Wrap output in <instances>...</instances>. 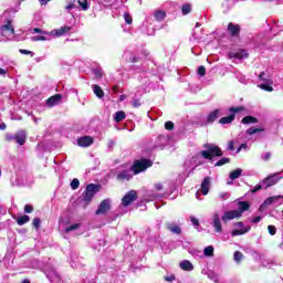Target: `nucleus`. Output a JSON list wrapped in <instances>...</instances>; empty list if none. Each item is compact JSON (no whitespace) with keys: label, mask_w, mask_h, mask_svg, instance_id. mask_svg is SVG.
<instances>
[{"label":"nucleus","mask_w":283,"mask_h":283,"mask_svg":"<svg viewBox=\"0 0 283 283\" xmlns=\"http://www.w3.org/2000/svg\"><path fill=\"white\" fill-rule=\"evenodd\" d=\"M277 182H280L277 175H270L263 179L262 185L264 186V189H269V187H273L274 185H277Z\"/></svg>","instance_id":"5"},{"label":"nucleus","mask_w":283,"mask_h":283,"mask_svg":"<svg viewBox=\"0 0 283 283\" xmlns=\"http://www.w3.org/2000/svg\"><path fill=\"white\" fill-rule=\"evenodd\" d=\"M228 149L229 151H235V143L233 140L228 143Z\"/></svg>","instance_id":"49"},{"label":"nucleus","mask_w":283,"mask_h":283,"mask_svg":"<svg viewBox=\"0 0 283 283\" xmlns=\"http://www.w3.org/2000/svg\"><path fill=\"white\" fill-rule=\"evenodd\" d=\"M261 221H262V217L261 216H258L254 219H252V223L253 224H258V222H261Z\"/></svg>","instance_id":"55"},{"label":"nucleus","mask_w":283,"mask_h":283,"mask_svg":"<svg viewBox=\"0 0 283 283\" xmlns=\"http://www.w3.org/2000/svg\"><path fill=\"white\" fill-rule=\"evenodd\" d=\"M78 187H81V181H78L77 178H74V179L71 181V188H72L73 190H76V189H78Z\"/></svg>","instance_id":"41"},{"label":"nucleus","mask_w":283,"mask_h":283,"mask_svg":"<svg viewBox=\"0 0 283 283\" xmlns=\"http://www.w3.org/2000/svg\"><path fill=\"white\" fill-rule=\"evenodd\" d=\"M266 129L264 127L261 128H255V127H250L245 130V134L248 136H253V134H260L261 132H265Z\"/></svg>","instance_id":"27"},{"label":"nucleus","mask_w":283,"mask_h":283,"mask_svg":"<svg viewBox=\"0 0 283 283\" xmlns=\"http://www.w3.org/2000/svg\"><path fill=\"white\" fill-rule=\"evenodd\" d=\"M182 271H193V264L189 260H184L179 263Z\"/></svg>","instance_id":"22"},{"label":"nucleus","mask_w":283,"mask_h":283,"mask_svg":"<svg viewBox=\"0 0 283 283\" xmlns=\"http://www.w3.org/2000/svg\"><path fill=\"white\" fill-rule=\"evenodd\" d=\"M33 31L35 32V34H43V30L39 28H34Z\"/></svg>","instance_id":"61"},{"label":"nucleus","mask_w":283,"mask_h":283,"mask_svg":"<svg viewBox=\"0 0 283 283\" xmlns=\"http://www.w3.org/2000/svg\"><path fill=\"white\" fill-rule=\"evenodd\" d=\"M2 30H7L10 34H14V27L12 25V21L8 20L7 24L2 27Z\"/></svg>","instance_id":"34"},{"label":"nucleus","mask_w":283,"mask_h":283,"mask_svg":"<svg viewBox=\"0 0 283 283\" xmlns=\"http://www.w3.org/2000/svg\"><path fill=\"white\" fill-rule=\"evenodd\" d=\"M273 80H264V84H260V90H264V92H273Z\"/></svg>","instance_id":"19"},{"label":"nucleus","mask_w":283,"mask_h":283,"mask_svg":"<svg viewBox=\"0 0 283 283\" xmlns=\"http://www.w3.org/2000/svg\"><path fill=\"white\" fill-rule=\"evenodd\" d=\"M112 90H113V94H118L119 86L114 85Z\"/></svg>","instance_id":"60"},{"label":"nucleus","mask_w":283,"mask_h":283,"mask_svg":"<svg viewBox=\"0 0 283 283\" xmlns=\"http://www.w3.org/2000/svg\"><path fill=\"white\" fill-rule=\"evenodd\" d=\"M78 6H81L82 10H87L88 4H87V0H77Z\"/></svg>","instance_id":"44"},{"label":"nucleus","mask_w":283,"mask_h":283,"mask_svg":"<svg viewBox=\"0 0 283 283\" xmlns=\"http://www.w3.org/2000/svg\"><path fill=\"white\" fill-rule=\"evenodd\" d=\"M156 21H165V19H167V12L163 11V10H157L155 11L154 14Z\"/></svg>","instance_id":"25"},{"label":"nucleus","mask_w":283,"mask_h":283,"mask_svg":"<svg viewBox=\"0 0 283 283\" xmlns=\"http://www.w3.org/2000/svg\"><path fill=\"white\" fill-rule=\"evenodd\" d=\"M191 12V3H185L181 7V13L184 14V17H187V14H190Z\"/></svg>","instance_id":"32"},{"label":"nucleus","mask_w":283,"mask_h":283,"mask_svg":"<svg viewBox=\"0 0 283 283\" xmlns=\"http://www.w3.org/2000/svg\"><path fill=\"white\" fill-rule=\"evenodd\" d=\"M112 209V206L109 205V200L104 199L101 201L97 210L95 211L96 216H103L106 211H109Z\"/></svg>","instance_id":"9"},{"label":"nucleus","mask_w":283,"mask_h":283,"mask_svg":"<svg viewBox=\"0 0 283 283\" xmlns=\"http://www.w3.org/2000/svg\"><path fill=\"white\" fill-rule=\"evenodd\" d=\"M275 200H280V196L269 197L268 199L264 200L263 207H270V205H273Z\"/></svg>","instance_id":"31"},{"label":"nucleus","mask_w":283,"mask_h":283,"mask_svg":"<svg viewBox=\"0 0 283 283\" xmlns=\"http://www.w3.org/2000/svg\"><path fill=\"white\" fill-rule=\"evenodd\" d=\"M63 96L61 94H55L46 99L48 107H54V105H59Z\"/></svg>","instance_id":"13"},{"label":"nucleus","mask_w":283,"mask_h":283,"mask_svg":"<svg viewBox=\"0 0 283 283\" xmlns=\"http://www.w3.org/2000/svg\"><path fill=\"white\" fill-rule=\"evenodd\" d=\"M220 118V109H214L208 114L207 123H216Z\"/></svg>","instance_id":"17"},{"label":"nucleus","mask_w":283,"mask_h":283,"mask_svg":"<svg viewBox=\"0 0 283 283\" xmlns=\"http://www.w3.org/2000/svg\"><path fill=\"white\" fill-rule=\"evenodd\" d=\"M251 231V227L247 226L244 229L241 230H232L231 235L232 238H235V235H244V233H249Z\"/></svg>","instance_id":"23"},{"label":"nucleus","mask_w":283,"mask_h":283,"mask_svg":"<svg viewBox=\"0 0 283 283\" xmlns=\"http://www.w3.org/2000/svg\"><path fill=\"white\" fill-rule=\"evenodd\" d=\"M4 140L7 143H12V140H14V135L7 134L4 137Z\"/></svg>","instance_id":"51"},{"label":"nucleus","mask_w":283,"mask_h":283,"mask_svg":"<svg viewBox=\"0 0 283 283\" xmlns=\"http://www.w3.org/2000/svg\"><path fill=\"white\" fill-rule=\"evenodd\" d=\"M80 228H81V223H74V224L69 226L65 229V232L70 233V231H76V229H80Z\"/></svg>","instance_id":"39"},{"label":"nucleus","mask_w":283,"mask_h":283,"mask_svg":"<svg viewBox=\"0 0 283 283\" xmlns=\"http://www.w3.org/2000/svg\"><path fill=\"white\" fill-rule=\"evenodd\" d=\"M31 41H33V42L48 41V38H45L44 35H35V36L31 38Z\"/></svg>","instance_id":"46"},{"label":"nucleus","mask_w":283,"mask_h":283,"mask_svg":"<svg viewBox=\"0 0 283 283\" xmlns=\"http://www.w3.org/2000/svg\"><path fill=\"white\" fill-rule=\"evenodd\" d=\"M28 222H30V216L28 214H24L17 219V224L19 227H23V224H28Z\"/></svg>","instance_id":"28"},{"label":"nucleus","mask_w":283,"mask_h":283,"mask_svg":"<svg viewBox=\"0 0 283 283\" xmlns=\"http://www.w3.org/2000/svg\"><path fill=\"white\" fill-rule=\"evenodd\" d=\"M263 160L265 161L271 160V153H265V155L263 156Z\"/></svg>","instance_id":"56"},{"label":"nucleus","mask_w":283,"mask_h":283,"mask_svg":"<svg viewBox=\"0 0 283 283\" xmlns=\"http://www.w3.org/2000/svg\"><path fill=\"white\" fill-rule=\"evenodd\" d=\"M132 105L133 107L138 108L140 105H143V103H140V99L138 98H133Z\"/></svg>","instance_id":"47"},{"label":"nucleus","mask_w":283,"mask_h":283,"mask_svg":"<svg viewBox=\"0 0 283 283\" xmlns=\"http://www.w3.org/2000/svg\"><path fill=\"white\" fill-rule=\"evenodd\" d=\"M244 106H238V107H230L229 112L230 114H240V112H244Z\"/></svg>","instance_id":"35"},{"label":"nucleus","mask_w":283,"mask_h":283,"mask_svg":"<svg viewBox=\"0 0 283 283\" xmlns=\"http://www.w3.org/2000/svg\"><path fill=\"white\" fill-rule=\"evenodd\" d=\"M101 191V185L90 184L86 186L85 191L81 195L80 200L84 202V209L88 205H92V200H94V196Z\"/></svg>","instance_id":"1"},{"label":"nucleus","mask_w":283,"mask_h":283,"mask_svg":"<svg viewBox=\"0 0 283 283\" xmlns=\"http://www.w3.org/2000/svg\"><path fill=\"white\" fill-rule=\"evenodd\" d=\"M124 19L127 25H132V23H134V19L132 18V14L129 12L124 13Z\"/></svg>","instance_id":"36"},{"label":"nucleus","mask_w":283,"mask_h":283,"mask_svg":"<svg viewBox=\"0 0 283 283\" xmlns=\"http://www.w3.org/2000/svg\"><path fill=\"white\" fill-rule=\"evenodd\" d=\"M154 166V161L151 159L142 158V159H135L130 171H133L134 176H138V174H143V171H147L149 167Z\"/></svg>","instance_id":"3"},{"label":"nucleus","mask_w":283,"mask_h":283,"mask_svg":"<svg viewBox=\"0 0 283 283\" xmlns=\"http://www.w3.org/2000/svg\"><path fill=\"white\" fill-rule=\"evenodd\" d=\"M242 176V168H237L235 170H232L230 172V179L231 180H238Z\"/></svg>","instance_id":"29"},{"label":"nucleus","mask_w":283,"mask_h":283,"mask_svg":"<svg viewBox=\"0 0 283 283\" xmlns=\"http://www.w3.org/2000/svg\"><path fill=\"white\" fill-rule=\"evenodd\" d=\"M240 217V212H238V210H230V211H226L223 213V216L221 217L222 222L227 223L229 222V220H235Z\"/></svg>","instance_id":"8"},{"label":"nucleus","mask_w":283,"mask_h":283,"mask_svg":"<svg viewBox=\"0 0 283 283\" xmlns=\"http://www.w3.org/2000/svg\"><path fill=\"white\" fill-rule=\"evenodd\" d=\"M262 189V185H256L252 190L251 193H258Z\"/></svg>","instance_id":"53"},{"label":"nucleus","mask_w":283,"mask_h":283,"mask_svg":"<svg viewBox=\"0 0 283 283\" xmlns=\"http://www.w3.org/2000/svg\"><path fill=\"white\" fill-rule=\"evenodd\" d=\"M116 178L117 180L123 182V180H130L132 178H134V176L129 174V170H123L119 174H117Z\"/></svg>","instance_id":"18"},{"label":"nucleus","mask_w":283,"mask_h":283,"mask_svg":"<svg viewBox=\"0 0 283 283\" xmlns=\"http://www.w3.org/2000/svg\"><path fill=\"white\" fill-rule=\"evenodd\" d=\"M32 211H34V207H32V205L24 206V213H32Z\"/></svg>","instance_id":"48"},{"label":"nucleus","mask_w":283,"mask_h":283,"mask_svg":"<svg viewBox=\"0 0 283 283\" xmlns=\"http://www.w3.org/2000/svg\"><path fill=\"white\" fill-rule=\"evenodd\" d=\"M14 140L20 146L25 145V140H28V133H25V130L17 132L14 135Z\"/></svg>","instance_id":"10"},{"label":"nucleus","mask_w":283,"mask_h":283,"mask_svg":"<svg viewBox=\"0 0 283 283\" xmlns=\"http://www.w3.org/2000/svg\"><path fill=\"white\" fill-rule=\"evenodd\" d=\"M268 231L270 235H275L277 233V228H275V226H269Z\"/></svg>","instance_id":"45"},{"label":"nucleus","mask_w":283,"mask_h":283,"mask_svg":"<svg viewBox=\"0 0 283 283\" xmlns=\"http://www.w3.org/2000/svg\"><path fill=\"white\" fill-rule=\"evenodd\" d=\"M229 163H231V158L223 157L214 164V167H222L224 165H229Z\"/></svg>","instance_id":"30"},{"label":"nucleus","mask_w":283,"mask_h":283,"mask_svg":"<svg viewBox=\"0 0 283 283\" xmlns=\"http://www.w3.org/2000/svg\"><path fill=\"white\" fill-rule=\"evenodd\" d=\"M190 222H192V224L195 227H200V221L198 219H196V217H191Z\"/></svg>","instance_id":"50"},{"label":"nucleus","mask_w":283,"mask_h":283,"mask_svg":"<svg viewBox=\"0 0 283 283\" xmlns=\"http://www.w3.org/2000/svg\"><path fill=\"white\" fill-rule=\"evenodd\" d=\"M70 27H62L55 31L56 36H63V34H67L70 32Z\"/></svg>","instance_id":"33"},{"label":"nucleus","mask_w":283,"mask_h":283,"mask_svg":"<svg viewBox=\"0 0 283 283\" xmlns=\"http://www.w3.org/2000/svg\"><path fill=\"white\" fill-rule=\"evenodd\" d=\"M32 227L33 229H35V231H39L41 227V218H34L32 222Z\"/></svg>","instance_id":"38"},{"label":"nucleus","mask_w":283,"mask_h":283,"mask_svg":"<svg viewBox=\"0 0 283 283\" xmlns=\"http://www.w3.org/2000/svg\"><path fill=\"white\" fill-rule=\"evenodd\" d=\"M20 54H31L32 55V51H29L25 49H20Z\"/></svg>","instance_id":"58"},{"label":"nucleus","mask_w":283,"mask_h":283,"mask_svg":"<svg viewBox=\"0 0 283 283\" xmlns=\"http://www.w3.org/2000/svg\"><path fill=\"white\" fill-rule=\"evenodd\" d=\"M209 187H211V177H205L201 182L202 196H207L209 193Z\"/></svg>","instance_id":"12"},{"label":"nucleus","mask_w":283,"mask_h":283,"mask_svg":"<svg viewBox=\"0 0 283 283\" xmlns=\"http://www.w3.org/2000/svg\"><path fill=\"white\" fill-rule=\"evenodd\" d=\"M174 127H175L174 122L168 120L165 123V129H167L168 132H172Z\"/></svg>","instance_id":"43"},{"label":"nucleus","mask_w":283,"mask_h":283,"mask_svg":"<svg viewBox=\"0 0 283 283\" xmlns=\"http://www.w3.org/2000/svg\"><path fill=\"white\" fill-rule=\"evenodd\" d=\"M126 98H127V95H125V94L119 96L120 102L125 101Z\"/></svg>","instance_id":"63"},{"label":"nucleus","mask_w":283,"mask_h":283,"mask_svg":"<svg viewBox=\"0 0 283 283\" xmlns=\"http://www.w3.org/2000/svg\"><path fill=\"white\" fill-rule=\"evenodd\" d=\"M166 229L171 233H176V235H180V233H182V229L176 223H166Z\"/></svg>","instance_id":"15"},{"label":"nucleus","mask_w":283,"mask_h":283,"mask_svg":"<svg viewBox=\"0 0 283 283\" xmlns=\"http://www.w3.org/2000/svg\"><path fill=\"white\" fill-rule=\"evenodd\" d=\"M136 200H138V192L136 190H129L122 198V206L129 207V205H132V202H136Z\"/></svg>","instance_id":"4"},{"label":"nucleus","mask_w":283,"mask_h":283,"mask_svg":"<svg viewBox=\"0 0 283 283\" xmlns=\"http://www.w3.org/2000/svg\"><path fill=\"white\" fill-rule=\"evenodd\" d=\"M258 122H259L258 117H254V116H251V115H248V116H245L241 119L242 125H253Z\"/></svg>","instance_id":"21"},{"label":"nucleus","mask_w":283,"mask_h":283,"mask_svg":"<svg viewBox=\"0 0 283 283\" xmlns=\"http://www.w3.org/2000/svg\"><path fill=\"white\" fill-rule=\"evenodd\" d=\"M238 207H239V210L237 211L238 213H240V217L242 218V213L251 209V203H249V201H239Z\"/></svg>","instance_id":"16"},{"label":"nucleus","mask_w":283,"mask_h":283,"mask_svg":"<svg viewBox=\"0 0 283 283\" xmlns=\"http://www.w3.org/2000/svg\"><path fill=\"white\" fill-rule=\"evenodd\" d=\"M125 118H127V114H125V112L118 111L115 113V116H114L115 123H123Z\"/></svg>","instance_id":"24"},{"label":"nucleus","mask_w":283,"mask_h":283,"mask_svg":"<svg viewBox=\"0 0 283 283\" xmlns=\"http://www.w3.org/2000/svg\"><path fill=\"white\" fill-rule=\"evenodd\" d=\"M197 74H199V76H207V67H205V65H200L197 70Z\"/></svg>","instance_id":"42"},{"label":"nucleus","mask_w":283,"mask_h":283,"mask_svg":"<svg viewBox=\"0 0 283 283\" xmlns=\"http://www.w3.org/2000/svg\"><path fill=\"white\" fill-rule=\"evenodd\" d=\"M212 226L217 233H222V223L220 222V214L218 213L213 214Z\"/></svg>","instance_id":"14"},{"label":"nucleus","mask_w":283,"mask_h":283,"mask_svg":"<svg viewBox=\"0 0 283 283\" xmlns=\"http://www.w3.org/2000/svg\"><path fill=\"white\" fill-rule=\"evenodd\" d=\"M93 90H94V94H95V96H97V98H103V96H105V92L98 84L93 85Z\"/></svg>","instance_id":"26"},{"label":"nucleus","mask_w":283,"mask_h":283,"mask_svg":"<svg viewBox=\"0 0 283 283\" xmlns=\"http://www.w3.org/2000/svg\"><path fill=\"white\" fill-rule=\"evenodd\" d=\"M95 78H103V73L98 70L94 71Z\"/></svg>","instance_id":"54"},{"label":"nucleus","mask_w":283,"mask_h":283,"mask_svg":"<svg viewBox=\"0 0 283 283\" xmlns=\"http://www.w3.org/2000/svg\"><path fill=\"white\" fill-rule=\"evenodd\" d=\"M6 127H7V126H6V123H1V124H0V130L6 129Z\"/></svg>","instance_id":"64"},{"label":"nucleus","mask_w":283,"mask_h":283,"mask_svg":"<svg viewBox=\"0 0 283 283\" xmlns=\"http://www.w3.org/2000/svg\"><path fill=\"white\" fill-rule=\"evenodd\" d=\"M78 147H92L94 145V137L86 135L77 138Z\"/></svg>","instance_id":"7"},{"label":"nucleus","mask_w":283,"mask_h":283,"mask_svg":"<svg viewBox=\"0 0 283 283\" xmlns=\"http://www.w3.org/2000/svg\"><path fill=\"white\" fill-rule=\"evenodd\" d=\"M228 59H238L239 61H242V59H249V53L244 49H240L237 52H229Z\"/></svg>","instance_id":"6"},{"label":"nucleus","mask_w":283,"mask_h":283,"mask_svg":"<svg viewBox=\"0 0 283 283\" xmlns=\"http://www.w3.org/2000/svg\"><path fill=\"white\" fill-rule=\"evenodd\" d=\"M203 255H207L208 258H211V255H213V245L205 248Z\"/></svg>","instance_id":"37"},{"label":"nucleus","mask_w":283,"mask_h":283,"mask_svg":"<svg viewBox=\"0 0 283 283\" xmlns=\"http://www.w3.org/2000/svg\"><path fill=\"white\" fill-rule=\"evenodd\" d=\"M241 30L242 28L240 27V24H234L233 22H230L228 24V32L230 36H240Z\"/></svg>","instance_id":"11"},{"label":"nucleus","mask_w":283,"mask_h":283,"mask_svg":"<svg viewBox=\"0 0 283 283\" xmlns=\"http://www.w3.org/2000/svg\"><path fill=\"white\" fill-rule=\"evenodd\" d=\"M140 61V59H138L137 56H133V59L130 60V63H138Z\"/></svg>","instance_id":"62"},{"label":"nucleus","mask_w":283,"mask_h":283,"mask_svg":"<svg viewBox=\"0 0 283 283\" xmlns=\"http://www.w3.org/2000/svg\"><path fill=\"white\" fill-rule=\"evenodd\" d=\"M264 76H266V73H264V71H262L260 74H259V80L260 81H270L271 78H265Z\"/></svg>","instance_id":"52"},{"label":"nucleus","mask_w":283,"mask_h":283,"mask_svg":"<svg viewBox=\"0 0 283 283\" xmlns=\"http://www.w3.org/2000/svg\"><path fill=\"white\" fill-rule=\"evenodd\" d=\"M165 280L166 282H174V280H176V276L175 275L166 276Z\"/></svg>","instance_id":"59"},{"label":"nucleus","mask_w":283,"mask_h":283,"mask_svg":"<svg viewBox=\"0 0 283 283\" xmlns=\"http://www.w3.org/2000/svg\"><path fill=\"white\" fill-rule=\"evenodd\" d=\"M233 258L235 262H242V258H244V254H242V252L240 251H235Z\"/></svg>","instance_id":"40"},{"label":"nucleus","mask_w":283,"mask_h":283,"mask_svg":"<svg viewBox=\"0 0 283 283\" xmlns=\"http://www.w3.org/2000/svg\"><path fill=\"white\" fill-rule=\"evenodd\" d=\"M156 191H163V184H155Z\"/></svg>","instance_id":"57"},{"label":"nucleus","mask_w":283,"mask_h":283,"mask_svg":"<svg viewBox=\"0 0 283 283\" xmlns=\"http://www.w3.org/2000/svg\"><path fill=\"white\" fill-rule=\"evenodd\" d=\"M205 149L200 153V156L205 158L206 160H212L214 158H222L224 156V153L222 151V148L220 146H213L211 144H205Z\"/></svg>","instance_id":"2"},{"label":"nucleus","mask_w":283,"mask_h":283,"mask_svg":"<svg viewBox=\"0 0 283 283\" xmlns=\"http://www.w3.org/2000/svg\"><path fill=\"white\" fill-rule=\"evenodd\" d=\"M233 120H235V115L234 114H230V115H228L226 117H221L219 119V123H220V125H229V124L233 123Z\"/></svg>","instance_id":"20"}]
</instances>
